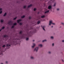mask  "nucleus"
I'll return each mask as SVG.
<instances>
[{"label":"nucleus","instance_id":"2f4dec72","mask_svg":"<svg viewBox=\"0 0 64 64\" xmlns=\"http://www.w3.org/2000/svg\"><path fill=\"white\" fill-rule=\"evenodd\" d=\"M14 26H12V28H14Z\"/></svg>","mask_w":64,"mask_h":64},{"label":"nucleus","instance_id":"9d476101","mask_svg":"<svg viewBox=\"0 0 64 64\" xmlns=\"http://www.w3.org/2000/svg\"><path fill=\"white\" fill-rule=\"evenodd\" d=\"M49 11H50V10H48L46 11L44 13L46 14V13H48V12H49Z\"/></svg>","mask_w":64,"mask_h":64},{"label":"nucleus","instance_id":"6ab92c4d","mask_svg":"<svg viewBox=\"0 0 64 64\" xmlns=\"http://www.w3.org/2000/svg\"><path fill=\"white\" fill-rule=\"evenodd\" d=\"M22 31H20V34H22Z\"/></svg>","mask_w":64,"mask_h":64},{"label":"nucleus","instance_id":"8fccbe9b","mask_svg":"<svg viewBox=\"0 0 64 64\" xmlns=\"http://www.w3.org/2000/svg\"><path fill=\"white\" fill-rule=\"evenodd\" d=\"M32 29H33V28H32Z\"/></svg>","mask_w":64,"mask_h":64},{"label":"nucleus","instance_id":"4be33fe9","mask_svg":"<svg viewBox=\"0 0 64 64\" xmlns=\"http://www.w3.org/2000/svg\"><path fill=\"white\" fill-rule=\"evenodd\" d=\"M34 11H36V8H34Z\"/></svg>","mask_w":64,"mask_h":64},{"label":"nucleus","instance_id":"37998d69","mask_svg":"<svg viewBox=\"0 0 64 64\" xmlns=\"http://www.w3.org/2000/svg\"><path fill=\"white\" fill-rule=\"evenodd\" d=\"M62 61L63 62H64V60H62Z\"/></svg>","mask_w":64,"mask_h":64},{"label":"nucleus","instance_id":"423d86ee","mask_svg":"<svg viewBox=\"0 0 64 64\" xmlns=\"http://www.w3.org/2000/svg\"><path fill=\"white\" fill-rule=\"evenodd\" d=\"M51 8H52V6H51L50 5L49 6H48V9H51Z\"/></svg>","mask_w":64,"mask_h":64},{"label":"nucleus","instance_id":"c85d7f7f","mask_svg":"<svg viewBox=\"0 0 64 64\" xmlns=\"http://www.w3.org/2000/svg\"><path fill=\"white\" fill-rule=\"evenodd\" d=\"M26 6H24V8L25 9V8H26Z\"/></svg>","mask_w":64,"mask_h":64},{"label":"nucleus","instance_id":"aec40b11","mask_svg":"<svg viewBox=\"0 0 64 64\" xmlns=\"http://www.w3.org/2000/svg\"><path fill=\"white\" fill-rule=\"evenodd\" d=\"M46 41V40H43L42 41V42H45V41Z\"/></svg>","mask_w":64,"mask_h":64},{"label":"nucleus","instance_id":"2eb2a0df","mask_svg":"<svg viewBox=\"0 0 64 64\" xmlns=\"http://www.w3.org/2000/svg\"><path fill=\"white\" fill-rule=\"evenodd\" d=\"M40 23V21H38L37 22L38 25L39 24V23Z\"/></svg>","mask_w":64,"mask_h":64},{"label":"nucleus","instance_id":"3c124183","mask_svg":"<svg viewBox=\"0 0 64 64\" xmlns=\"http://www.w3.org/2000/svg\"><path fill=\"white\" fill-rule=\"evenodd\" d=\"M37 28H38V27H37Z\"/></svg>","mask_w":64,"mask_h":64},{"label":"nucleus","instance_id":"f704fd0d","mask_svg":"<svg viewBox=\"0 0 64 64\" xmlns=\"http://www.w3.org/2000/svg\"><path fill=\"white\" fill-rule=\"evenodd\" d=\"M2 10V9L1 8H0V11H1V10Z\"/></svg>","mask_w":64,"mask_h":64},{"label":"nucleus","instance_id":"bb28decb","mask_svg":"<svg viewBox=\"0 0 64 64\" xmlns=\"http://www.w3.org/2000/svg\"><path fill=\"white\" fill-rule=\"evenodd\" d=\"M1 22H3V20H1Z\"/></svg>","mask_w":64,"mask_h":64},{"label":"nucleus","instance_id":"cd10ccee","mask_svg":"<svg viewBox=\"0 0 64 64\" xmlns=\"http://www.w3.org/2000/svg\"><path fill=\"white\" fill-rule=\"evenodd\" d=\"M56 6V3H55L54 5V6Z\"/></svg>","mask_w":64,"mask_h":64},{"label":"nucleus","instance_id":"6e6552de","mask_svg":"<svg viewBox=\"0 0 64 64\" xmlns=\"http://www.w3.org/2000/svg\"><path fill=\"white\" fill-rule=\"evenodd\" d=\"M20 21H21V19H19L17 20V22L18 23H19V22H20Z\"/></svg>","mask_w":64,"mask_h":64},{"label":"nucleus","instance_id":"f257e3e1","mask_svg":"<svg viewBox=\"0 0 64 64\" xmlns=\"http://www.w3.org/2000/svg\"><path fill=\"white\" fill-rule=\"evenodd\" d=\"M12 22L11 21H10V22H8V24H9V25H11L12 24Z\"/></svg>","mask_w":64,"mask_h":64},{"label":"nucleus","instance_id":"c9c22d12","mask_svg":"<svg viewBox=\"0 0 64 64\" xmlns=\"http://www.w3.org/2000/svg\"><path fill=\"white\" fill-rule=\"evenodd\" d=\"M6 64H7V63H8V62L7 61H6Z\"/></svg>","mask_w":64,"mask_h":64},{"label":"nucleus","instance_id":"ddd939ff","mask_svg":"<svg viewBox=\"0 0 64 64\" xmlns=\"http://www.w3.org/2000/svg\"><path fill=\"white\" fill-rule=\"evenodd\" d=\"M45 17V16L44 15H43L41 16V18H44Z\"/></svg>","mask_w":64,"mask_h":64},{"label":"nucleus","instance_id":"b1692460","mask_svg":"<svg viewBox=\"0 0 64 64\" xmlns=\"http://www.w3.org/2000/svg\"><path fill=\"white\" fill-rule=\"evenodd\" d=\"M26 40H29V38H26Z\"/></svg>","mask_w":64,"mask_h":64},{"label":"nucleus","instance_id":"09e8293b","mask_svg":"<svg viewBox=\"0 0 64 64\" xmlns=\"http://www.w3.org/2000/svg\"><path fill=\"white\" fill-rule=\"evenodd\" d=\"M60 28H61V26H60Z\"/></svg>","mask_w":64,"mask_h":64},{"label":"nucleus","instance_id":"a211bd4d","mask_svg":"<svg viewBox=\"0 0 64 64\" xmlns=\"http://www.w3.org/2000/svg\"><path fill=\"white\" fill-rule=\"evenodd\" d=\"M4 28L5 27L4 26H3L2 28V29H4Z\"/></svg>","mask_w":64,"mask_h":64},{"label":"nucleus","instance_id":"a18cd8bd","mask_svg":"<svg viewBox=\"0 0 64 64\" xmlns=\"http://www.w3.org/2000/svg\"><path fill=\"white\" fill-rule=\"evenodd\" d=\"M35 41V40H33V42H34V41Z\"/></svg>","mask_w":64,"mask_h":64},{"label":"nucleus","instance_id":"de8ad7c7","mask_svg":"<svg viewBox=\"0 0 64 64\" xmlns=\"http://www.w3.org/2000/svg\"><path fill=\"white\" fill-rule=\"evenodd\" d=\"M0 49H1V47H0Z\"/></svg>","mask_w":64,"mask_h":64},{"label":"nucleus","instance_id":"393cba45","mask_svg":"<svg viewBox=\"0 0 64 64\" xmlns=\"http://www.w3.org/2000/svg\"><path fill=\"white\" fill-rule=\"evenodd\" d=\"M17 19V17H16V18H14V20H16Z\"/></svg>","mask_w":64,"mask_h":64},{"label":"nucleus","instance_id":"e433bc0d","mask_svg":"<svg viewBox=\"0 0 64 64\" xmlns=\"http://www.w3.org/2000/svg\"><path fill=\"white\" fill-rule=\"evenodd\" d=\"M48 53L49 54H50V53H51V52H49Z\"/></svg>","mask_w":64,"mask_h":64},{"label":"nucleus","instance_id":"79ce46f5","mask_svg":"<svg viewBox=\"0 0 64 64\" xmlns=\"http://www.w3.org/2000/svg\"><path fill=\"white\" fill-rule=\"evenodd\" d=\"M52 28H53V26H52Z\"/></svg>","mask_w":64,"mask_h":64},{"label":"nucleus","instance_id":"a19ab883","mask_svg":"<svg viewBox=\"0 0 64 64\" xmlns=\"http://www.w3.org/2000/svg\"><path fill=\"white\" fill-rule=\"evenodd\" d=\"M59 10V9L58 8L57 9V10Z\"/></svg>","mask_w":64,"mask_h":64},{"label":"nucleus","instance_id":"39448f33","mask_svg":"<svg viewBox=\"0 0 64 64\" xmlns=\"http://www.w3.org/2000/svg\"><path fill=\"white\" fill-rule=\"evenodd\" d=\"M42 27L43 30L45 31V29L44 28H45V26H41Z\"/></svg>","mask_w":64,"mask_h":64},{"label":"nucleus","instance_id":"f8f14e48","mask_svg":"<svg viewBox=\"0 0 64 64\" xmlns=\"http://www.w3.org/2000/svg\"><path fill=\"white\" fill-rule=\"evenodd\" d=\"M4 37L6 38V37H8V36L7 35H5L4 36Z\"/></svg>","mask_w":64,"mask_h":64},{"label":"nucleus","instance_id":"7ed1b4c3","mask_svg":"<svg viewBox=\"0 0 64 64\" xmlns=\"http://www.w3.org/2000/svg\"><path fill=\"white\" fill-rule=\"evenodd\" d=\"M38 47H37L34 50V51H36V52H37L38 50Z\"/></svg>","mask_w":64,"mask_h":64},{"label":"nucleus","instance_id":"ea45409f","mask_svg":"<svg viewBox=\"0 0 64 64\" xmlns=\"http://www.w3.org/2000/svg\"><path fill=\"white\" fill-rule=\"evenodd\" d=\"M20 25H22V23H20Z\"/></svg>","mask_w":64,"mask_h":64},{"label":"nucleus","instance_id":"f03ea898","mask_svg":"<svg viewBox=\"0 0 64 64\" xmlns=\"http://www.w3.org/2000/svg\"><path fill=\"white\" fill-rule=\"evenodd\" d=\"M51 24H52L53 25H55V24L54 23H52V21H50V23L49 24V25H51Z\"/></svg>","mask_w":64,"mask_h":64},{"label":"nucleus","instance_id":"1a4fd4ad","mask_svg":"<svg viewBox=\"0 0 64 64\" xmlns=\"http://www.w3.org/2000/svg\"><path fill=\"white\" fill-rule=\"evenodd\" d=\"M32 6V4H30L28 6V8H29V7H31Z\"/></svg>","mask_w":64,"mask_h":64},{"label":"nucleus","instance_id":"c756f323","mask_svg":"<svg viewBox=\"0 0 64 64\" xmlns=\"http://www.w3.org/2000/svg\"><path fill=\"white\" fill-rule=\"evenodd\" d=\"M2 13V11H0V14H1V13Z\"/></svg>","mask_w":64,"mask_h":64},{"label":"nucleus","instance_id":"f3484780","mask_svg":"<svg viewBox=\"0 0 64 64\" xmlns=\"http://www.w3.org/2000/svg\"><path fill=\"white\" fill-rule=\"evenodd\" d=\"M6 14H7V13H5L4 15V16H5L6 15Z\"/></svg>","mask_w":64,"mask_h":64},{"label":"nucleus","instance_id":"7c9ffc66","mask_svg":"<svg viewBox=\"0 0 64 64\" xmlns=\"http://www.w3.org/2000/svg\"><path fill=\"white\" fill-rule=\"evenodd\" d=\"M51 38L52 39H53V36L51 37Z\"/></svg>","mask_w":64,"mask_h":64},{"label":"nucleus","instance_id":"473e14b6","mask_svg":"<svg viewBox=\"0 0 64 64\" xmlns=\"http://www.w3.org/2000/svg\"><path fill=\"white\" fill-rule=\"evenodd\" d=\"M52 45V46H54V43H53Z\"/></svg>","mask_w":64,"mask_h":64},{"label":"nucleus","instance_id":"a878e982","mask_svg":"<svg viewBox=\"0 0 64 64\" xmlns=\"http://www.w3.org/2000/svg\"><path fill=\"white\" fill-rule=\"evenodd\" d=\"M3 47H5V45H4L3 46H2Z\"/></svg>","mask_w":64,"mask_h":64},{"label":"nucleus","instance_id":"c03bdc74","mask_svg":"<svg viewBox=\"0 0 64 64\" xmlns=\"http://www.w3.org/2000/svg\"><path fill=\"white\" fill-rule=\"evenodd\" d=\"M2 30V29H1L0 30V32L1 31V30Z\"/></svg>","mask_w":64,"mask_h":64},{"label":"nucleus","instance_id":"412c9836","mask_svg":"<svg viewBox=\"0 0 64 64\" xmlns=\"http://www.w3.org/2000/svg\"><path fill=\"white\" fill-rule=\"evenodd\" d=\"M14 25L15 26V25H17V23H14Z\"/></svg>","mask_w":64,"mask_h":64},{"label":"nucleus","instance_id":"0eeeda50","mask_svg":"<svg viewBox=\"0 0 64 64\" xmlns=\"http://www.w3.org/2000/svg\"><path fill=\"white\" fill-rule=\"evenodd\" d=\"M36 30H34V31L32 32V31H31L30 32V34H32V33H33L35 31H36Z\"/></svg>","mask_w":64,"mask_h":64},{"label":"nucleus","instance_id":"72a5a7b5","mask_svg":"<svg viewBox=\"0 0 64 64\" xmlns=\"http://www.w3.org/2000/svg\"><path fill=\"white\" fill-rule=\"evenodd\" d=\"M62 25H64V23H62Z\"/></svg>","mask_w":64,"mask_h":64},{"label":"nucleus","instance_id":"20e7f679","mask_svg":"<svg viewBox=\"0 0 64 64\" xmlns=\"http://www.w3.org/2000/svg\"><path fill=\"white\" fill-rule=\"evenodd\" d=\"M6 46H7V47H8V48H10V44H7Z\"/></svg>","mask_w":64,"mask_h":64},{"label":"nucleus","instance_id":"9b49d317","mask_svg":"<svg viewBox=\"0 0 64 64\" xmlns=\"http://www.w3.org/2000/svg\"><path fill=\"white\" fill-rule=\"evenodd\" d=\"M33 46H32V48H34V46H35V44L34 43H33Z\"/></svg>","mask_w":64,"mask_h":64},{"label":"nucleus","instance_id":"5701e85b","mask_svg":"<svg viewBox=\"0 0 64 64\" xmlns=\"http://www.w3.org/2000/svg\"><path fill=\"white\" fill-rule=\"evenodd\" d=\"M30 58H31V59H34V57H33L32 56H31L30 57Z\"/></svg>","mask_w":64,"mask_h":64},{"label":"nucleus","instance_id":"4468645a","mask_svg":"<svg viewBox=\"0 0 64 64\" xmlns=\"http://www.w3.org/2000/svg\"><path fill=\"white\" fill-rule=\"evenodd\" d=\"M38 46L40 47H42V44H39Z\"/></svg>","mask_w":64,"mask_h":64},{"label":"nucleus","instance_id":"dca6fc26","mask_svg":"<svg viewBox=\"0 0 64 64\" xmlns=\"http://www.w3.org/2000/svg\"><path fill=\"white\" fill-rule=\"evenodd\" d=\"M25 17V16H22L21 17V18H24Z\"/></svg>","mask_w":64,"mask_h":64},{"label":"nucleus","instance_id":"4c0bfd02","mask_svg":"<svg viewBox=\"0 0 64 64\" xmlns=\"http://www.w3.org/2000/svg\"><path fill=\"white\" fill-rule=\"evenodd\" d=\"M29 19H31V17H29Z\"/></svg>","mask_w":64,"mask_h":64},{"label":"nucleus","instance_id":"58836bf2","mask_svg":"<svg viewBox=\"0 0 64 64\" xmlns=\"http://www.w3.org/2000/svg\"><path fill=\"white\" fill-rule=\"evenodd\" d=\"M62 42H64V40H62Z\"/></svg>","mask_w":64,"mask_h":64},{"label":"nucleus","instance_id":"49530a36","mask_svg":"<svg viewBox=\"0 0 64 64\" xmlns=\"http://www.w3.org/2000/svg\"><path fill=\"white\" fill-rule=\"evenodd\" d=\"M1 64H3V63H2Z\"/></svg>","mask_w":64,"mask_h":64}]
</instances>
